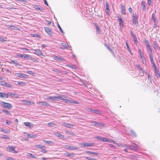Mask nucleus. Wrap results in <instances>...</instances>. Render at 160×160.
<instances>
[{"mask_svg": "<svg viewBox=\"0 0 160 160\" xmlns=\"http://www.w3.org/2000/svg\"><path fill=\"white\" fill-rule=\"evenodd\" d=\"M36 148H44L45 146H42V145H37L35 146Z\"/></svg>", "mask_w": 160, "mask_h": 160, "instance_id": "7c9ffc66", "label": "nucleus"}, {"mask_svg": "<svg viewBox=\"0 0 160 160\" xmlns=\"http://www.w3.org/2000/svg\"><path fill=\"white\" fill-rule=\"evenodd\" d=\"M27 73H28V74H33V72H32V71H27Z\"/></svg>", "mask_w": 160, "mask_h": 160, "instance_id": "0e129e2a", "label": "nucleus"}, {"mask_svg": "<svg viewBox=\"0 0 160 160\" xmlns=\"http://www.w3.org/2000/svg\"><path fill=\"white\" fill-rule=\"evenodd\" d=\"M16 147L13 146L8 145L7 148V150L8 152H12L13 153H17L18 152L15 150Z\"/></svg>", "mask_w": 160, "mask_h": 160, "instance_id": "f03ea898", "label": "nucleus"}, {"mask_svg": "<svg viewBox=\"0 0 160 160\" xmlns=\"http://www.w3.org/2000/svg\"><path fill=\"white\" fill-rule=\"evenodd\" d=\"M10 28H11L12 29H15V30H16V28H17V27H14L13 26H11L10 27Z\"/></svg>", "mask_w": 160, "mask_h": 160, "instance_id": "13d9d810", "label": "nucleus"}, {"mask_svg": "<svg viewBox=\"0 0 160 160\" xmlns=\"http://www.w3.org/2000/svg\"><path fill=\"white\" fill-rule=\"evenodd\" d=\"M60 94H57L55 97H54V98H55V101L56 100V99L57 98L58 99H60Z\"/></svg>", "mask_w": 160, "mask_h": 160, "instance_id": "79ce46f5", "label": "nucleus"}, {"mask_svg": "<svg viewBox=\"0 0 160 160\" xmlns=\"http://www.w3.org/2000/svg\"><path fill=\"white\" fill-rule=\"evenodd\" d=\"M33 8L36 10H39L41 12L43 11V9L42 8H39L37 5H34L33 6Z\"/></svg>", "mask_w": 160, "mask_h": 160, "instance_id": "aec40b11", "label": "nucleus"}, {"mask_svg": "<svg viewBox=\"0 0 160 160\" xmlns=\"http://www.w3.org/2000/svg\"><path fill=\"white\" fill-rule=\"evenodd\" d=\"M152 18L154 21H155L156 18L155 17V14L154 13L152 14Z\"/></svg>", "mask_w": 160, "mask_h": 160, "instance_id": "3c124183", "label": "nucleus"}, {"mask_svg": "<svg viewBox=\"0 0 160 160\" xmlns=\"http://www.w3.org/2000/svg\"><path fill=\"white\" fill-rule=\"evenodd\" d=\"M65 101V103H75V104H78L79 103L78 102L76 101H74V100H70L67 99H66Z\"/></svg>", "mask_w": 160, "mask_h": 160, "instance_id": "1a4fd4ad", "label": "nucleus"}, {"mask_svg": "<svg viewBox=\"0 0 160 160\" xmlns=\"http://www.w3.org/2000/svg\"><path fill=\"white\" fill-rule=\"evenodd\" d=\"M145 73L148 76V79L149 80H151V77L149 75V74H148V73L145 72Z\"/></svg>", "mask_w": 160, "mask_h": 160, "instance_id": "603ef678", "label": "nucleus"}, {"mask_svg": "<svg viewBox=\"0 0 160 160\" xmlns=\"http://www.w3.org/2000/svg\"><path fill=\"white\" fill-rule=\"evenodd\" d=\"M144 42H145V43L146 46H147V47L150 46V45H149V42L148 41H147V40L145 39L144 40Z\"/></svg>", "mask_w": 160, "mask_h": 160, "instance_id": "e433bc0d", "label": "nucleus"}, {"mask_svg": "<svg viewBox=\"0 0 160 160\" xmlns=\"http://www.w3.org/2000/svg\"><path fill=\"white\" fill-rule=\"evenodd\" d=\"M62 125L63 126L66 127L68 128H73V127L74 126L73 124L65 123H63L62 124Z\"/></svg>", "mask_w": 160, "mask_h": 160, "instance_id": "9d476101", "label": "nucleus"}, {"mask_svg": "<svg viewBox=\"0 0 160 160\" xmlns=\"http://www.w3.org/2000/svg\"><path fill=\"white\" fill-rule=\"evenodd\" d=\"M7 95L8 96V98L9 97L11 98H18V96L16 94L11 93L10 92H8L7 93Z\"/></svg>", "mask_w": 160, "mask_h": 160, "instance_id": "39448f33", "label": "nucleus"}, {"mask_svg": "<svg viewBox=\"0 0 160 160\" xmlns=\"http://www.w3.org/2000/svg\"><path fill=\"white\" fill-rule=\"evenodd\" d=\"M2 111L5 113L7 115H11V113L9 112L8 110L5 109H2Z\"/></svg>", "mask_w": 160, "mask_h": 160, "instance_id": "2f4dec72", "label": "nucleus"}, {"mask_svg": "<svg viewBox=\"0 0 160 160\" xmlns=\"http://www.w3.org/2000/svg\"><path fill=\"white\" fill-rule=\"evenodd\" d=\"M58 27L60 31L62 33H63V32L61 28L60 25L59 24H58Z\"/></svg>", "mask_w": 160, "mask_h": 160, "instance_id": "864d4df0", "label": "nucleus"}, {"mask_svg": "<svg viewBox=\"0 0 160 160\" xmlns=\"http://www.w3.org/2000/svg\"><path fill=\"white\" fill-rule=\"evenodd\" d=\"M44 29L45 32L50 36L52 35V32L51 29L48 27H45Z\"/></svg>", "mask_w": 160, "mask_h": 160, "instance_id": "9b49d317", "label": "nucleus"}, {"mask_svg": "<svg viewBox=\"0 0 160 160\" xmlns=\"http://www.w3.org/2000/svg\"><path fill=\"white\" fill-rule=\"evenodd\" d=\"M61 45L64 47L67 48L68 47V45L64 43H61Z\"/></svg>", "mask_w": 160, "mask_h": 160, "instance_id": "8fccbe9b", "label": "nucleus"}, {"mask_svg": "<svg viewBox=\"0 0 160 160\" xmlns=\"http://www.w3.org/2000/svg\"><path fill=\"white\" fill-rule=\"evenodd\" d=\"M38 103L41 104L42 106H48L49 105V104L48 103H47L44 102H38Z\"/></svg>", "mask_w": 160, "mask_h": 160, "instance_id": "2eb2a0df", "label": "nucleus"}, {"mask_svg": "<svg viewBox=\"0 0 160 160\" xmlns=\"http://www.w3.org/2000/svg\"><path fill=\"white\" fill-rule=\"evenodd\" d=\"M34 52H33V53L37 55L38 56L41 55L43 57H45V56L43 55L42 53V51L39 49H37L36 50H33Z\"/></svg>", "mask_w": 160, "mask_h": 160, "instance_id": "20e7f679", "label": "nucleus"}, {"mask_svg": "<svg viewBox=\"0 0 160 160\" xmlns=\"http://www.w3.org/2000/svg\"><path fill=\"white\" fill-rule=\"evenodd\" d=\"M133 19H132V23L136 24H138V17L136 16V14H134L133 15Z\"/></svg>", "mask_w": 160, "mask_h": 160, "instance_id": "0eeeda50", "label": "nucleus"}, {"mask_svg": "<svg viewBox=\"0 0 160 160\" xmlns=\"http://www.w3.org/2000/svg\"><path fill=\"white\" fill-rule=\"evenodd\" d=\"M0 97L2 98H8L7 93L4 92H0Z\"/></svg>", "mask_w": 160, "mask_h": 160, "instance_id": "4468645a", "label": "nucleus"}, {"mask_svg": "<svg viewBox=\"0 0 160 160\" xmlns=\"http://www.w3.org/2000/svg\"><path fill=\"white\" fill-rule=\"evenodd\" d=\"M86 158L88 160H97L94 158H91L89 157H87Z\"/></svg>", "mask_w": 160, "mask_h": 160, "instance_id": "09e8293b", "label": "nucleus"}, {"mask_svg": "<svg viewBox=\"0 0 160 160\" xmlns=\"http://www.w3.org/2000/svg\"><path fill=\"white\" fill-rule=\"evenodd\" d=\"M126 47L128 50V51L129 52H130L131 51V50H130V48H129V45H128L127 42L126 41Z\"/></svg>", "mask_w": 160, "mask_h": 160, "instance_id": "a18cd8bd", "label": "nucleus"}, {"mask_svg": "<svg viewBox=\"0 0 160 160\" xmlns=\"http://www.w3.org/2000/svg\"><path fill=\"white\" fill-rule=\"evenodd\" d=\"M149 59H150V60L153 59V58H152V54H149Z\"/></svg>", "mask_w": 160, "mask_h": 160, "instance_id": "338daca9", "label": "nucleus"}, {"mask_svg": "<svg viewBox=\"0 0 160 160\" xmlns=\"http://www.w3.org/2000/svg\"><path fill=\"white\" fill-rule=\"evenodd\" d=\"M92 112L96 114H99L100 112V111L99 110L93 109H92Z\"/></svg>", "mask_w": 160, "mask_h": 160, "instance_id": "a878e982", "label": "nucleus"}, {"mask_svg": "<svg viewBox=\"0 0 160 160\" xmlns=\"http://www.w3.org/2000/svg\"><path fill=\"white\" fill-rule=\"evenodd\" d=\"M1 131L2 132H4L5 133H9V132H10V131L8 130V129H4L3 128H2L1 129Z\"/></svg>", "mask_w": 160, "mask_h": 160, "instance_id": "c756f323", "label": "nucleus"}, {"mask_svg": "<svg viewBox=\"0 0 160 160\" xmlns=\"http://www.w3.org/2000/svg\"><path fill=\"white\" fill-rule=\"evenodd\" d=\"M147 48L149 50V52L151 54H152V47L150 45V46H149L148 47H147Z\"/></svg>", "mask_w": 160, "mask_h": 160, "instance_id": "4c0bfd02", "label": "nucleus"}, {"mask_svg": "<svg viewBox=\"0 0 160 160\" xmlns=\"http://www.w3.org/2000/svg\"><path fill=\"white\" fill-rule=\"evenodd\" d=\"M87 153L88 154H94L95 155H97L98 154V153L97 152L90 151H87Z\"/></svg>", "mask_w": 160, "mask_h": 160, "instance_id": "cd10ccee", "label": "nucleus"}, {"mask_svg": "<svg viewBox=\"0 0 160 160\" xmlns=\"http://www.w3.org/2000/svg\"><path fill=\"white\" fill-rule=\"evenodd\" d=\"M121 13L124 15L126 14L125 6L124 5L122 7Z\"/></svg>", "mask_w": 160, "mask_h": 160, "instance_id": "5701e85b", "label": "nucleus"}, {"mask_svg": "<svg viewBox=\"0 0 160 160\" xmlns=\"http://www.w3.org/2000/svg\"><path fill=\"white\" fill-rule=\"evenodd\" d=\"M69 134L70 135H72L73 136H75V135L72 132H69Z\"/></svg>", "mask_w": 160, "mask_h": 160, "instance_id": "774afa93", "label": "nucleus"}, {"mask_svg": "<svg viewBox=\"0 0 160 160\" xmlns=\"http://www.w3.org/2000/svg\"><path fill=\"white\" fill-rule=\"evenodd\" d=\"M18 57H21L23 58L24 55L21 54H18Z\"/></svg>", "mask_w": 160, "mask_h": 160, "instance_id": "69168bd1", "label": "nucleus"}, {"mask_svg": "<svg viewBox=\"0 0 160 160\" xmlns=\"http://www.w3.org/2000/svg\"><path fill=\"white\" fill-rule=\"evenodd\" d=\"M139 74L141 76H142L144 75V72L142 69L140 70L139 71Z\"/></svg>", "mask_w": 160, "mask_h": 160, "instance_id": "f704fd0d", "label": "nucleus"}, {"mask_svg": "<svg viewBox=\"0 0 160 160\" xmlns=\"http://www.w3.org/2000/svg\"><path fill=\"white\" fill-rule=\"evenodd\" d=\"M60 139H62L63 140H65V138L64 137L63 135L61 134V136H60Z\"/></svg>", "mask_w": 160, "mask_h": 160, "instance_id": "052dcab7", "label": "nucleus"}, {"mask_svg": "<svg viewBox=\"0 0 160 160\" xmlns=\"http://www.w3.org/2000/svg\"><path fill=\"white\" fill-rule=\"evenodd\" d=\"M0 84L1 85L3 86L8 88H10L12 86L11 84L3 81L0 82Z\"/></svg>", "mask_w": 160, "mask_h": 160, "instance_id": "423d86ee", "label": "nucleus"}, {"mask_svg": "<svg viewBox=\"0 0 160 160\" xmlns=\"http://www.w3.org/2000/svg\"><path fill=\"white\" fill-rule=\"evenodd\" d=\"M138 51L140 54V56L141 59H143V58H144L143 57V53L141 51L140 49H138Z\"/></svg>", "mask_w": 160, "mask_h": 160, "instance_id": "c85d7f7f", "label": "nucleus"}, {"mask_svg": "<svg viewBox=\"0 0 160 160\" xmlns=\"http://www.w3.org/2000/svg\"><path fill=\"white\" fill-rule=\"evenodd\" d=\"M30 55L28 54H26L24 56L23 58L25 59H26L27 60H28L29 59V57Z\"/></svg>", "mask_w": 160, "mask_h": 160, "instance_id": "ea45409f", "label": "nucleus"}, {"mask_svg": "<svg viewBox=\"0 0 160 160\" xmlns=\"http://www.w3.org/2000/svg\"><path fill=\"white\" fill-rule=\"evenodd\" d=\"M51 99L53 101H55V98L54 97H51V96H49L48 97L47 100H49V99Z\"/></svg>", "mask_w": 160, "mask_h": 160, "instance_id": "473e14b6", "label": "nucleus"}, {"mask_svg": "<svg viewBox=\"0 0 160 160\" xmlns=\"http://www.w3.org/2000/svg\"><path fill=\"white\" fill-rule=\"evenodd\" d=\"M53 71L57 72H60V71L57 69H55L53 70Z\"/></svg>", "mask_w": 160, "mask_h": 160, "instance_id": "4d7b16f0", "label": "nucleus"}, {"mask_svg": "<svg viewBox=\"0 0 160 160\" xmlns=\"http://www.w3.org/2000/svg\"><path fill=\"white\" fill-rule=\"evenodd\" d=\"M43 141L45 143L48 144L50 145H52L54 144V142H53L51 141L44 140Z\"/></svg>", "mask_w": 160, "mask_h": 160, "instance_id": "412c9836", "label": "nucleus"}, {"mask_svg": "<svg viewBox=\"0 0 160 160\" xmlns=\"http://www.w3.org/2000/svg\"><path fill=\"white\" fill-rule=\"evenodd\" d=\"M68 148L71 150H78V148L76 147L75 146H67Z\"/></svg>", "mask_w": 160, "mask_h": 160, "instance_id": "a211bd4d", "label": "nucleus"}, {"mask_svg": "<svg viewBox=\"0 0 160 160\" xmlns=\"http://www.w3.org/2000/svg\"><path fill=\"white\" fill-rule=\"evenodd\" d=\"M80 145L82 147H92L94 145V144L93 143H88L82 142L80 143Z\"/></svg>", "mask_w": 160, "mask_h": 160, "instance_id": "7ed1b4c3", "label": "nucleus"}, {"mask_svg": "<svg viewBox=\"0 0 160 160\" xmlns=\"http://www.w3.org/2000/svg\"><path fill=\"white\" fill-rule=\"evenodd\" d=\"M18 82V84L21 86H23L25 85V83H24L22 81Z\"/></svg>", "mask_w": 160, "mask_h": 160, "instance_id": "72a5a7b5", "label": "nucleus"}, {"mask_svg": "<svg viewBox=\"0 0 160 160\" xmlns=\"http://www.w3.org/2000/svg\"><path fill=\"white\" fill-rule=\"evenodd\" d=\"M152 64L153 67H154V70L157 69L155 63H154Z\"/></svg>", "mask_w": 160, "mask_h": 160, "instance_id": "680f3d73", "label": "nucleus"}, {"mask_svg": "<svg viewBox=\"0 0 160 160\" xmlns=\"http://www.w3.org/2000/svg\"><path fill=\"white\" fill-rule=\"evenodd\" d=\"M74 153H68L67 154V156H73L74 155Z\"/></svg>", "mask_w": 160, "mask_h": 160, "instance_id": "de8ad7c7", "label": "nucleus"}, {"mask_svg": "<svg viewBox=\"0 0 160 160\" xmlns=\"http://www.w3.org/2000/svg\"><path fill=\"white\" fill-rule=\"evenodd\" d=\"M145 4L146 2H142L141 3V5L142 6V10L144 11L146 10Z\"/></svg>", "mask_w": 160, "mask_h": 160, "instance_id": "4be33fe9", "label": "nucleus"}, {"mask_svg": "<svg viewBox=\"0 0 160 160\" xmlns=\"http://www.w3.org/2000/svg\"><path fill=\"white\" fill-rule=\"evenodd\" d=\"M131 134L132 136H136L135 133L133 131L131 130Z\"/></svg>", "mask_w": 160, "mask_h": 160, "instance_id": "49530a36", "label": "nucleus"}, {"mask_svg": "<svg viewBox=\"0 0 160 160\" xmlns=\"http://www.w3.org/2000/svg\"><path fill=\"white\" fill-rule=\"evenodd\" d=\"M54 135L58 137H60V136H61V134H60V133H58V132H55L54 133Z\"/></svg>", "mask_w": 160, "mask_h": 160, "instance_id": "58836bf2", "label": "nucleus"}, {"mask_svg": "<svg viewBox=\"0 0 160 160\" xmlns=\"http://www.w3.org/2000/svg\"><path fill=\"white\" fill-rule=\"evenodd\" d=\"M101 139V141L103 142H112L113 143H114V141L113 140H109L106 138L102 137Z\"/></svg>", "mask_w": 160, "mask_h": 160, "instance_id": "6e6552de", "label": "nucleus"}, {"mask_svg": "<svg viewBox=\"0 0 160 160\" xmlns=\"http://www.w3.org/2000/svg\"><path fill=\"white\" fill-rule=\"evenodd\" d=\"M92 123H93L92 124V125L94 126H97V125L98 126H100V127H103L104 126V124H103L102 123H98L96 121H94L92 122Z\"/></svg>", "mask_w": 160, "mask_h": 160, "instance_id": "f8f14e48", "label": "nucleus"}, {"mask_svg": "<svg viewBox=\"0 0 160 160\" xmlns=\"http://www.w3.org/2000/svg\"><path fill=\"white\" fill-rule=\"evenodd\" d=\"M21 49L23 51H29V50L26 48H21Z\"/></svg>", "mask_w": 160, "mask_h": 160, "instance_id": "bf43d9fd", "label": "nucleus"}, {"mask_svg": "<svg viewBox=\"0 0 160 160\" xmlns=\"http://www.w3.org/2000/svg\"><path fill=\"white\" fill-rule=\"evenodd\" d=\"M106 9H109V6L107 2H106Z\"/></svg>", "mask_w": 160, "mask_h": 160, "instance_id": "5fc2aeb1", "label": "nucleus"}, {"mask_svg": "<svg viewBox=\"0 0 160 160\" xmlns=\"http://www.w3.org/2000/svg\"><path fill=\"white\" fill-rule=\"evenodd\" d=\"M1 138H4L5 139H9V138L6 135H3L1 137Z\"/></svg>", "mask_w": 160, "mask_h": 160, "instance_id": "c9c22d12", "label": "nucleus"}, {"mask_svg": "<svg viewBox=\"0 0 160 160\" xmlns=\"http://www.w3.org/2000/svg\"><path fill=\"white\" fill-rule=\"evenodd\" d=\"M24 124L25 126L28 128H31L32 126V125H31V124L30 122H24Z\"/></svg>", "mask_w": 160, "mask_h": 160, "instance_id": "b1692460", "label": "nucleus"}, {"mask_svg": "<svg viewBox=\"0 0 160 160\" xmlns=\"http://www.w3.org/2000/svg\"><path fill=\"white\" fill-rule=\"evenodd\" d=\"M154 71L156 76L157 78H158L159 77L160 78V74L159 72V71L158 70V69L157 68L156 69H154Z\"/></svg>", "mask_w": 160, "mask_h": 160, "instance_id": "dca6fc26", "label": "nucleus"}, {"mask_svg": "<svg viewBox=\"0 0 160 160\" xmlns=\"http://www.w3.org/2000/svg\"><path fill=\"white\" fill-rule=\"evenodd\" d=\"M0 104L3 107L5 108L10 109L12 108V105L8 103L1 101L0 102Z\"/></svg>", "mask_w": 160, "mask_h": 160, "instance_id": "f257e3e1", "label": "nucleus"}, {"mask_svg": "<svg viewBox=\"0 0 160 160\" xmlns=\"http://www.w3.org/2000/svg\"><path fill=\"white\" fill-rule=\"evenodd\" d=\"M9 62L11 64H16V62L12 60H11L10 61H9Z\"/></svg>", "mask_w": 160, "mask_h": 160, "instance_id": "6e6d98bb", "label": "nucleus"}, {"mask_svg": "<svg viewBox=\"0 0 160 160\" xmlns=\"http://www.w3.org/2000/svg\"><path fill=\"white\" fill-rule=\"evenodd\" d=\"M118 21L119 22V25L120 27H122L123 25L122 24L123 23V21L122 19L121 18H118Z\"/></svg>", "mask_w": 160, "mask_h": 160, "instance_id": "6ab92c4d", "label": "nucleus"}, {"mask_svg": "<svg viewBox=\"0 0 160 160\" xmlns=\"http://www.w3.org/2000/svg\"><path fill=\"white\" fill-rule=\"evenodd\" d=\"M7 41L3 39L2 37H0V41L2 42H5L6 41Z\"/></svg>", "mask_w": 160, "mask_h": 160, "instance_id": "37998d69", "label": "nucleus"}, {"mask_svg": "<svg viewBox=\"0 0 160 160\" xmlns=\"http://www.w3.org/2000/svg\"><path fill=\"white\" fill-rule=\"evenodd\" d=\"M27 156L29 157L32 158H36V155L32 154L29 153H28L27 154Z\"/></svg>", "mask_w": 160, "mask_h": 160, "instance_id": "393cba45", "label": "nucleus"}, {"mask_svg": "<svg viewBox=\"0 0 160 160\" xmlns=\"http://www.w3.org/2000/svg\"><path fill=\"white\" fill-rule=\"evenodd\" d=\"M96 32L98 34H99V31L100 30V28L99 27H98L97 26H96Z\"/></svg>", "mask_w": 160, "mask_h": 160, "instance_id": "a19ab883", "label": "nucleus"}, {"mask_svg": "<svg viewBox=\"0 0 160 160\" xmlns=\"http://www.w3.org/2000/svg\"><path fill=\"white\" fill-rule=\"evenodd\" d=\"M15 75L16 76H17L18 77L22 78H25V76L26 75L25 74L23 73H15Z\"/></svg>", "mask_w": 160, "mask_h": 160, "instance_id": "ddd939ff", "label": "nucleus"}, {"mask_svg": "<svg viewBox=\"0 0 160 160\" xmlns=\"http://www.w3.org/2000/svg\"><path fill=\"white\" fill-rule=\"evenodd\" d=\"M87 111L90 112H92V109H91L89 108H88L86 109Z\"/></svg>", "mask_w": 160, "mask_h": 160, "instance_id": "e2e57ef3", "label": "nucleus"}, {"mask_svg": "<svg viewBox=\"0 0 160 160\" xmlns=\"http://www.w3.org/2000/svg\"><path fill=\"white\" fill-rule=\"evenodd\" d=\"M67 98V97L65 95L62 94H60V99L64 101L65 100L66 98Z\"/></svg>", "mask_w": 160, "mask_h": 160, "instance_id": "bb28decb", "label": "nucleus"}, {"mask_svg": "<svg viewBox=\"0 0 160 160\" xmlns=\"http://www.w3.org/2000/svg\"><path fill=\"white\" fill-rule=\"evenodd\" d=\"M122 147H125L126 148H129L131 150H133L135 149V148H134V146H133V148H132V146H129L126 145V144H124L123 145V146Z\"/></svg>", "mask_w": 160, "mask_h": 160, "instance_id": "f3484780", "label": "nucleus"}, {"mask_svg": "<svg viewBox=\"0 0 160 160\" xmlns=\"http://www.w3.org/2000/svg\"><path fill=\"white\" fill-rule=\"evenodd\" d=\"M33 103L32 102L30 101H27L26 102V104L28 105H30L31 104H33Z\"/></svg>", "mask_w": 160, "mask_h": 160, "instance_id": "c03bdc74", "label": "nucleus"}]
</instances>
